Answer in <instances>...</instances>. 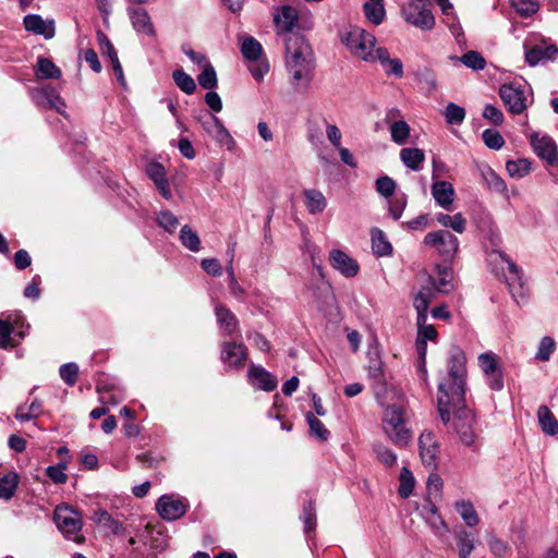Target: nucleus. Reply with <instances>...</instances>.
<instances>
[{"label": "nucleus", "mask_w": 558, "mask_h": 558, "mask_svg": "<svg viewBox=\"0 0 558 558\" xmlns=\"http://www.w3.org/2000/svg\"><path fill=\"white\" fill-rule=\"evenodd\" d=\"M189 505L186 499L177 498L172 495H163L156 502L158 514L167 521H174L183 517L187 511Z\"/></svg>", "instance_id": "f8f14e48"}, {"label": "nucleus", "mask_w": 558, "mask_h": 558, "mask_svg": "<svg viewBox=\"0 0 558 558\" xmlns=\"http://www.w3.org/2000/svg\"><path fill=\"white\" fill-rule=\"evenodd\" d=\"M302 194L305 198L304 204L310 214L316 215L325 210L327 201L320 191L313 189L304 190Z\"/></svg>", "instance_id": "cd10ccee"}, {"label": "nucleus", "mask_w": 558, "mask_h": 558, "mask_svg": "<svg viewBox=\"0 0 558 558\" xmlns=\"http://www.w3.org/2000/svg\"><path fill=\"white\" fill-rule=\"evenodd\" d=\"M286 64L292 76L294 85L304 83L306 86L312 81V73L315 68L312 49L303 36L287 35Z\"/></svg>", "instance_id": "f03ea898"}, {"label": "nucleus", "mask_w": 558, "mask_h": 558, "mask_svg": "<svg viewBox=\"0 0 558 558\" xmlns=\"http://www.w3.org/2000/svg\"><path fill=\"white\" fill-rule=\"evenodd\" d=\"M531 145L536 155L546 160L549 165L558 161V153L555 142L547 135L539 136L537 133L531 136Z\"/></svg>", "instance_id": "f3484780"}, {"label": "nucleus", "mask_w": 558, "mask_h": 558, "mask_svg": "<svg viewBox=\"0 0 558 558\" xmlns=\"http://www.w3.org/2000/svg\"><path fill=\"white\" fill-rule=\"evenodd\" d=\"M19 481L15 472H9L0 477V499L10 500L16 492Z\"/></svg>", "instance_id": "2f4dec72"}, {"label": "nucleus", "mask_w": 558, "mask_h": 558, "mask_svg": "<svg viewBox=\"0 0 558 558\" xmlns=\"http://www.w3.org/2000/svg\"><path fill=\"white\" fill-rule=\"evenodd\" d=\"M454 507L468 526L473 527L478 524V515L470 500H459Z\"/></svg>", "instance_id": "473e14b6"}, {"label": "nucleus", "mask_w": 558, "mask_h": 558, "mask_svg": "<svg viewBox=\"0 0 558 558\" xmlns=\"http://www.w3.org/2000/svg\"><path fill=\"white\" fill-rule=\"evenodd\" d=\"M28 329L24 318L20 315L7 319L0 318V348L16 345L20 339H23Z\"/></svg>", "instance_id": "6e6552de"}, {"label": "nucleus", "mask_w": 558, "mask_h": 558, "mask_svg": "<svg viewBox=\"0 0 558 558\" xmlns=\"http://www.w3.org/2000/svg\"><path fill=\"white\" fill-rule=\"evenodd\" d=\"M436 219L441 226L446 228H451L453 231L458 233H463L465 230L466 221L461 213H458L453 216L440 213L437 215Z\"/></svg>", "instance_id": "f704fd0d"}, {"label": "nucleus", "mask_w": 558, "mask_h": 558, "mask_svg": "<svg viewBox=\"0 0 558 558\" xmlns=\"http://www.w3.org/2000/svg\"><path fill=\"white\" fill-rule=\"evenodd\" d=\"M53 520L66 538L80 542L82 537L77 538L76 534L82 530L81 514L72 507L61 504L56 507Z\"/></svg>", "instance_id": "0eeeda50"}, {"label": "nucleus", "mask_w": 558, "mask_h": 558, "mask_svg": "<svg viewBox=\"0 0 558 558\" xmlns=\"http://www.w3.org/2000/svg\"><path fill=\"white\" fill-rule=\"evenodd\" d=\"M377 459L387 466H392L397 461V454L384 445L374 446Z\"/></svg>", "instance_id": "680f3d73"}, {"label": "nucleus", "mask_w": 558, "mask_h": 558, "mask_svg": "<svg viewBox=\"0 0 558 558\" xmlns=\"http://www.w3.org/2000/svg\"><path fill=\"white\" fill-rule=\"evenodd\" d=\"M299 21V13L294 7L282 5L277 9L274 14V23L277 28V33L283 35V39L287 35H292V29L296 26Z\"/></svg>", "instance_id": "dca6fc26"}, {"label": "nucleus", "mask_w": 558, "mask_h": 558, "mask_svg": "<svg viewBox=\"0 0 558 558\" xmlns=\"http://www.w3.org/2000/svg\"><path fill=\"white\" fill-rule=\"evenodd\" d=\"M444 114L447 123L459 125L464 121L465 110L463 107L450 102L447 105Z\"/></svg>", "instance_id": "8fccbe9b"}, {"label": "nucleus", "mask_w": 558, "mask_h": 558, "mask_svg": "<svg viewBox=\"0 0 558 558\" xmlns=\"http://www.w3.org/2000/svg\"><path fill=\"white\" fill-rule=\"evenodd\" d=\"M59 373L68 386H74L77 381L78 366L75 363H66L61 365Z\"/></svg>", "instance_id": "6e6d98bb"}, {"label": "nucleus", "mask_w": 558, "mask_h": 558, "mask_svg": "<svg viewBox=\"0 0 558 558\" xmlns=\"http://www.w3.org/2000/svg\"><path fill=\"white\" fill-rule=\"evenodd\" d=\"M433 296V292L430 289H422L414 296L413 305L417 312V325H424L427 320V311L429 307V303Z\"/></svg>", "instance_id": "bb28decb"}, {"label": "nucleus", "mask_w": 558, "mask_h": 558, "mask_svg": "<svg viewBox=\"0 0 558 558\" xmlns=\"http://www.w3.org/2000/svg\"><path fill=\"white\" fill-rule=\"evenodd\" d=\"M247 359V349L242 342L226 341L221 347V361L230 368H242Z\"/></svg>", "instance_id": "4468645a"}, {"label": "nucleus", "mask_w": 558, "mask_h": 558, "mask_svg": "<svg viewBox=\"0 0 558 558\" xmlns=\"http://www.w3.org/2000/svg\"><path fill=\"white\" fill-rule=\"evenodd\" d=\"M418 449L422 463L429 470L436 471L439 463L440 446L432 432H423L418 437Z\"/></svg>", "instance_id": "9d476101"}, {"label": "nucleus", "mask_w": 558, "mask_h": 558, "mask_svg": "<svg viewBox=\"0 0 558 558\" xmlns=\"http://www.w3.org/2000/svg\"><path fill=\"white\" fill-rule=\"evenodd\" d=\"M453 409V428L459 440L473 452H478L481 448L480 433L475 428L476 420L474 413L464 405V401L459 405H450Z\"/></svg>", "instance_id": "20e7f679"}, {"label": "nucleus", "mask_w": 558, "mask_h": 558, "mask_svg": "<svg viewBox=\"0 0 558 558\" xmlns=\"http://www.w3.org/2000/svg\"><path fill=\"white\" fill-rule=\"evenodd\" d=\"M478 364L485 375H490L495 371L499 369L496 355L492 352L482 353L478 356Z\"/></svg>", "instance_id": "052dcab7"}, {"label": "nucleus", "mask_w": 558, "mask_h": 558, "mask_svg": "<svg viewBox=\"0 0 558 558\" xmlns=\"http://www.w3.org/2000/svg\"><path fill=\"white\" fill-rule=\"evenodd\" d=\"M465 354L452 347L448 359V379L438 386V411L444 424L450 421V405H459L465 396Z\"/></svg>", "instance_id": "f257e3e1"}, {"label": "nucleus", "mask_w": 558, "mask_h": 558, "mask_svg": "<svg viewBox=\"0 0 558 558\" xmlns=\"http://www.w3.org/2000/svg\"><path fill=\"white\" fill-rule=\"evenodd\" d=\"M342 41L357 58L364 61H373V49L376 41L374 35L354 26L343 33Z\"/></svg>", "instance_id": "39448f33"}, {"label": "nucleus", "mask_w": 558, "mask_h": 558, "mask_svg": "<svg viewBox=\"0 0 558 558\" xmlns=\"http://www.w3.org/2000/svg\"><path fill=\"white\" fill-rule=\"evenodd\" d=\"M556 350V341L554 338L546 336L543 337L539 341L537 351L535 353V360L541 362H547L550 359V355Z\"/></svg>", "instance_id": "c03bdc74"}, {"label": "nucleus", "mask_w": 558, "mask_h": 558, "mask_svg": "<svg viewBox=\"0 0 558 558\" xmlns=\"http://www.w3.org/2000/svg\"><path fill=\"white\" fill-rule=\"evenodd\" d=\"M482 137L485 145L492 149H500L505 144L504 137L496 130H485L482 134Z\"/></svg>", "instance_id": "13d9d810"}, {"label": "nucleus", "mask_w": 558, "mask_h": 558, "mask_svg": "<svg viewBox=\"0 0 558 558\" xmlns=\"http://www.w3.org/2000/svg\"><path fill=\"white\" fill-rule=\"evenodd\" d=\"M487 545L492 554L496 557H505L508 551H510L508 544L493 534L488 536Z\"/></svg>", "instance_id": "4d7b16f0"}, {"label": "nucleus", "mask_w": 558, "mask_h": 558, "mask_svg": "<svg viewBox=\"0 0 558 558\" xmlns=\"http://www.w3.org/2000/svg\"><path fill=\"white\" fill-rule=\"evenodd\" d=\"M198 121L201 122L204 131L213 136L218 143L222 145L233 143L231 134L228 132L218 117L210 113H205L204 116L199 117Z\"/></svg>", "instance_id": "2eb2a0df"}, {"label": "nucleus", "mask_w": 558, "mask_h": 558, "mask_svg": "<svg viewBox=\"0 0 558 558\" xmlns=\"http://www.w3.org/2000/svg\"><path fill=\"white\" fill-rule=\"evenodd\" d=\"M481 173L489 190L497 193H504L507 190L505 181L490 167H484Z\"/></svg>", "instance_id": "c9c22d12"}, {"label": "nucleus", "mask_w": 558, "mask_h": 558, "mask_svg": "<svg viewBox=\"0 0 558 558\" xmlns=\"http://www.w3.org/2000/svg\"><path fill=\"white\" fill-rule=\"evenodd\" d=\"M537 417L539 426L546 435L554 436L558 434V421L548 407L541 405L537 410Z\"/></svg>", "instance_id": "c85d7f7f"}, {"label": "nucleus", "mask_w": 558, "mask_h": 558, "mask_svg": "<svg viewBox=\"0 0 558 558\" xmlns=\"http://www.w3.org/2000/svg\"><path fill=\"white\" fill-rule=\"evenodd\" d=\"M215 315L220 328L226 335L232 336L239 329L236 316L225 305H216Z\"/></svg>", "instance_id": "393cba45"}, {"label": "nucleus", "mask_w": 558, "mask_h": 558, "mask_svg": "<svg viewBox=\"0 0 558 558\" xmlns=\"http://www.w3.org/2000/svg\"><path fill=\"white\" fill-rule=\"evenodd\" d=\"M35 74L38 78H59L61 70L52 62V60L44 57L37 59Z\"/></svg>", "instance_id": "c756f323"}, {"label": "nucleus", "mask_w": 558, "mask_h": 558, "mask_svg": "<svg viewBox=\"0 0 558 558\" xmlns=\"http://www.w3.org/2000/svg\"><path fill=\"white\" fill-rule=\"evenodd\" d=\"M23 22L26 31L41 35L46 39H51L56 34L53 20H44L38 14H28Z\"/></svg>", "instance_id": "aec40b11"}, {"label": "nucleus", "mask_w": 558, "mask_h": 558, "mask_svg": "<svg viewBox=\"0 0 558 558\" xmlns=\"http://www.w3.org/2000/svg\"><path fill=\"white\" fill-rule=\"evenodd\" d=\"M368 374L375 380L374 390H375L376 395L378 396L379 392L381 390H384L385 385H386L385 379H384L381 362L374 361L368 367Z\"/></svg>", "instance_id": "603ef678"}, {"label": "nucleus", "mask_w": 558, "mask_h": 558, "mask_svg": "<svg viewBox=\"0 0 558 558\" xmlns=\"http://www.w3.org/2000/svg\"><path fill=\"white\" fill-rule=\"evenodd\" d=\"M456 541L459 551V558H470L471 553L475 548L472 535L465 530H460L456 533Z\"/></svg>", "instance_id": "72a5a7b5"}, {"label": "nucleus", "mask_w": 558, "mask_h": 558, "mask_svg": "<svg viewBox=\"0 0 558 558\" xmlns=\"http://www.w3.org/2000/svg\"><path fill=\"white\" fill-rule=\"evenodd\" d=\"M408 420L409 413L401 404L388 405L384 412V432L396 446L407 447L413 439V433L407 426Z\"/></svg>", "instance_id": "7ed1b4c3"}, {"label": "nucleus", "mask_w": 558, "mask_h": 558, "mask_svg": "<svg viewBox=\"0 0 558 558\" xmlns=\"http://www.w3.org/2000/svg\"><path fill=\"white\" fill-rule=\"evenodd\" d=\"M250 383L264 391H272L277 388V379L262 366L252 365L248 369Z\"/></svg>", "instance_id": "412c9836"}, {"label": "nucleus", "mask_w": 558, "mask_h": 558, "mask_svg": "<svg viewBox=\"0 0 558 558\" xmlns=\"http://www.w3.org/2000/svg\"><path fill=\"white\" fill-rule=\"evenodd\" d=\"M499 96L504 105L513 114H520L527 108V96L519 85L505 84L499 88Z\"/></svg>", "instance_id": "9b49d317"}, {"label": "nucleus", "mask_w": 558, "mask_h": 558, "mask_svg": "<svg viewBox=\"0 0 558 558\" xmlns=\"http://www.w3.org/2000/svg\"><path fill=\"white\" fill-rule=\"evenodd\" d=\"M198 84L205 89H214L217 87L218 80L214 66L210 63H205L202 73L197 76Z\"/></svg>", "instance_id": "37998d69"}, {"label": "nucleus", "mask_w": 558, "mask_h": 558, "mask_svg": "<svg viewBox=\"0 0 558 558\" xmlns=\"http://www.w3.org/2000/svg\"><path fill=\"white\" fill-rule=\"evenodd\" d=\"M329 262L336 270L348 278L356 276L360 269L357 262L341 250H332Z\"/></svg>", "instance_id": "a211bd4d"}, {"label": "nucleus", "mask_w": 558, "mask_h": 558, "mask_svg": "<svg viewBox=\"0 0 558 558\" xmlns=\"http://www.w3.org/2000/svg\"><path fill=\"white\" fill-rule=\"evenodd\" d=\"M33 101L39 108L54 109L59 113L63 114V108L65 104L61 98L60 94L50 85L43 86L31 92Z\"/></svg>", "instance_id": "ddd939ff"}, {"label": "nucleus", "mask_w": 558, "mask_h": 558, "mask_svg": "<svg viewBox=\"0 0 558 558\" xmlns=\"http://www.w3.org/2000/svg\"><path fill=\"white\" fill-rule=\"evenodd\" d=\"M408 199L405 194H400L389 201L388 210L389 215L395 219L399 220L407 207Z\"/></svg>", "instance_id": "864d4df0"}, {"label": "nucleus", "mask_w": 558, "mask_h": 558, "mask_svg": "<svg viewBox=\"0 0 558 558\" xmlns=\"http://www.w3.org/2000/svg\"><path fill=\"white\" fill-rule=\"evenodd\" d=\"M402 17L409 24L422 31H430L435 27V17L427 0H412L401 9Z\"/></svg>", "instance_id": "423d86ee"}, {"label": "nucleus", "mask_w": 558, "mask_h": 558, "mask_svg": "<svg viewBox=\"0 0 558 558\" xmlns=\"http://www.w3.org/2000/svg\"><path fill=\"white\" fill-rule=\"evenodd\" d=\"M157 225L169 233L175 232L179 227V219L170 210H161L156 218Z\"/></svg>", "instance_id": "49530a36"}, {"label": "nucleus", "mask_w": 558, "mask_h": 558, "mask_svg": "<svg viewBox=\"0 0 558 558\" xmlns=\"http://www.w3.org/2000/svg\"><path fill=\"white\" fill-rule=\"evenodd\" d=\"M557 54L558 48L555 45H547L545 43L525 49V60L530 65H536L539 62L553 60Z\"/></svg>", "instance_id": "4be33fe9"}, {"label": "nucleus", "mask_w": 558, "mask_h": 558, "mask_svg": "<svg viewBox=\"0 0 558 558\" xmlns=\"http://www.w3.org/2000/svg\"><path fill=\"white\" fill-rule=\"evenodd\" d=\"M381 2L368 1L363 5L366 17L375 25H379L385 17V9Z\"/></svg>", "instance_id": "ea45409f"}, {"label": "nucleus", "mask_w": 558, "mask_h": 558, "mask_svg": "<svg viewBox=\"0 0 558 558\" xmlns=\"http://www.w3.org/2000/svg\"><path fill=\"white\" fill-rule=\"evenodd\" d=\"M424 244L436 247L445 259L452 258L459 248L458 238L447 230L427 233L424 238Z\"/></svg>", "instance_id": "1a4fd4ad"}, {"label": "nucleus", "mask_w": 558, "mask_h": 558, "mask_svg": "<svg viewBox=\"0 0 558 558\" xmlns=\"http://www.w3.org/2000/svg\"><path fill=\"white\" fill-rule=\"evenodd\" d=\"M451 272L447 268L439 269L438 280L434 281V287L440 292H448L451 286Z\"/></svg>", "instance_id": "69168bd1"}, {"label": "nucleus", "mask_w": 558, "mask_h": 558, "mask_svg": "<svg viewBox=\"0 0 558 558\" xmlns=\"http://www.w3.org/2000/svg\"><path fill=\"white\" fill-rule=\"evenodd\" d=\"M181 244L189 248L191 252H198L201 250V240L195 231L190 226L184 225L180 230Z\"/></svg>", "instance_id": "4c0bfd02"}, {"label": "nucleus", "mask_w": 558, "mask_h": 558, "mask_svg": "<svg viewBox=\"0 0 558 558\" xmlns=\"http://www.w3.org/2000/svg\"><path fill=\"white\" fill-rule=\"evenodd\" d=\"M483 117L495 125H500L504 121L502 112L497 107L492 105L485 106Z\"/></svg>", "instance_id": "774afa93"}, {"label": "nucleus", "mask_w": 558, "mask_h": 558, "mask_svg": "<svg viewBox=\"0 0 558 558\" xmlns=\"http://www.w3.org/2000/svg\"><path fill=\"white\" fill-rule=\"evenodd\" d=\"M500 256L507 263L509 272L512 275L508 281V287L513 299L519 304L526 296L522 271L510 257L505 254H500Z\"/></svg>", "instance_id": "6ab92c4d"}, {"label": "nucleus", "mask_w": 558, "mask_h": 558, "mask_svg": "<svg viewBox=\"0 0 558 558\" xmlns=\"http://www.w3.org/2000/svg\"><path fill=\"white\" fill-rule=\"evenodd\" d=\"M306 421L313 435H315L319 440L328 439L330 435L329 430L325 427L324 423L313 413L308 412L306 414Z\"/></svg>", "instance_id": "09e8293b"}, {"label": "nucleus", "mask_w": 558, "mask_h": 558, "mask_svg": "<svg viewBox=\"0 0 558 558\" xmlns=\"http://www.w3.org/2000/svg\"><path fill=\"white\" fill-rule=\"evenodd\" d=\"M390 134L395 143L402 145L410 135V126L403 120L396 121L390 125Z\"/></svg>", "instance_id": "de8ad7c7"}, {"label": "nucleus", "mask_w": 558, "mask_h": 558, "mask_svg": "<svg viewBox=\"0 0 558 558\" xmlns=\"http://www.w3.org/2000/svg\"><path fill=\"white\" fill-rule=\"evenodd\" d=\"M372 250L376 256H389L392 254V245L386 234L379 228L371 229Z\"/></svg>", "instance_id": "a878e982"}, {"label": "nucleus", "mask_w": 558, "mask_h": 558, "mask_svg": "<svg viewBox=\"0 0 558 558\" xmlns=\"http://www.w3.org/2000/svg\"><path fill=\"white\" fill-rule=\"evenodd\" d=\"M241 52L246 60L257 61L263 54V47L253 37H246L241 45Z\"/></svg>", "instance_id": "e433bc0d"}, {"label": "nucleus", "mask_w": 558, "mask_h": 558, "mask_svg": "<svg viewBox=\"0 0 558 558\" xmlns=\"http://www.w3.org/2000/svg\"><path fill=\"white\" fill-rule=\"evenodd\" d=\"M201 265L204 271L210 276L219 277L222 275V267L217 258H205Z\"/></svg>", "instance_id": "338daca9"}, {"label": "nucleus", "mask_w": 558, "mask_h": 558, "mask_svg": "<svg viewBox=\"0 0 558 558\" xmlns=\"http://www.w3.org/2000/svg\"><path fill=\"white\" fill-rule=\"evenodd\" d=\"M459 60L468 68L473 70H483L486 66V61L483 56L474 50L468 51Z\"/></svg>", "instance_id": "3c124183"}, {"label": "nucleus", "mask_w": 558, "mask_h": 558, "mask_svg": "<svg viewBox=\"0 0 558 558\" xmlns=\"http://www.w3.org/2000/svg\"><path fill=\"white\" fill-rule=\"evenodd\" d=\"M399 489L400 497L408 498L414 489V477L412 472L408 468H402L399 476Z\"/></svg>", "instance_id": "a18cd8bd"}, {"label": "nucleus", "mask_w": 558, "mask_h": 558, "mask_svg": "<svg viewBox=\"0 0 558 558\" xmlns=\"http://www.w3.org/2000/svg\"><path fill=\"white\" fill-rule=\"evenodd\" d=\"M129 16L136 32L143 33L149 37H154L156 35L150 16L145 9L131 8L129 9Z\"/></svg>", "instance_id": "5701e85b"}, {"label": "nucleus", "mask_w": 558, "mask_h": 558, "mask_svg": "<svg viewBox=\"0 0 558 558\" xmlns=\"http://www.w3.org/2000/svg\"><path fill=\"white\" fill-rule=\"evenodd\" d=\"M375 189L384 197H390L396 190V182L388 175L379 177L375 182Z\"/></svg>", "instance_id": "5fc2aeb1"}, {"label": "nucleus", "mask_w": 558, "mask_h": 558, "mask_svg": "<svg viewBox=\"0 0 558 558\" xmlns=\"http://www.w3.org/2000/svg\"><path fill=\"white\" fill-rule=\"evenodd\" d=\"M65 469L66 464L62 462L57 465H49L46 469V474L54 484H64L68 480V475L64 472Z\"/></svg>", "instance_id": "bf43d9fd"}, {"label": "nucleus", "mask_w": 558, "mask_h": 558, "mask_svg": "<svg viewBox=\"0 0 558 558\" xmlns=\"http://www.w3.org/2000/svg\"><path fill=\"white\" fill-rule=\"evenodd\" d=\"M147 175L156 184L167 180L165 167L159 162H150L146 168Z\"/></svg>", "instance_id": "0e129e2a"}, {"label": "nucleus", "mask_w": 558, "mask_h": 558, "mask_svg": "<svg viewBox=\"0 0 558 558\" xmlns=\"http://www.w3.org/2000/svg\"><path fill=\"white\" fill-rule=\"evenodd\" d=\"M531 161L524 158L518 160H509L506 169L510 177L521 179L531 172Z\"/></svg>", "instance_id": "58836bf2"}, {"label": "nucleus", "mask_w": 558, "mask_h": 558, "mask_svg": "<svg viewBox=\"0 0 558 558\" xmlns=\"http://www.w3.org/2000/svg\"><path fill=\"white\" fill-rule=\"evenodd\" d=\"M172 77L177 86L185 94L191 95L196 89V84L193 77L186 74L183 70H175Z\"/></svg>", "instance_id": "79ce46f5"}, {"label": "nucleus", "mask_w": 558, "mask_h": 558, "mask_svg": "<svg viewBox=\"0 0 558 558\" xmlns=\"http://www.w3.org/2000/svg\"><path fill=\"white\" fill-rule=\"evenodd\" d=\"M510 4L522 17H530L539 10V2L536 0H510Z\"/></svg>", "instance_id": "a19ab883"}, {"label": "nucleus", "mask_w": 558, "mask_h": 558, "mask_svg": "<svg viewBox=\"0 0 558 558\" xmlns=\"http://www.w3.org/2000/svg\"><path fill=\"white\" fill-rule=\"evenodd\" d=\"M400 158L402 162L411 170L417 171L421 169V165L424 161V153L420 148H402L400 151Z\"/></svg>", "instance_id": "7c9ffc66"}, {"label": "nucleus", "mask_w": 558, "mask_h": 558, "mask_svg": "<svg viewBox=\"0 0 558 558\" xmlns=\"http://www.w3.org/2000/svg\"><path fill=\"white\" fill-rule=\"evenodd\" d=\"M432 195L441 208L449 210L454 198V189L448 181H436L432 185Z\"/></svg>", "instance_id": "b1692460"}, {"label": "nucleus", "mask_w": 558, "mask_h": 558, "mask_svg": "<svg viewBox=\"0 0 558 558\" xmlns=\"http://www.w3.org/2000/svg\"><path fill=\"white\" fill-rule=\"evenodd\" d=\"M302 520L304 522V530L306 533L313 531L316 524V513L312 501L303 507Z\"/></svg>", "instance_id": "e2e57ef3"}]
</instances>
